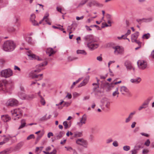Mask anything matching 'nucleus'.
I'll return each instance as SVG.
<instances>
[{
  "mask_svg": "<svg viewBox=\"0 0 154 154\" xmlns=\"http://www.w3.org/2000/svg\"><path fill=\"white\" fill-rule=\"evenodd\" d=\"M16 47L15 43L12 40L5 41L2 46V49L5 51L11 52L13 51Z\"/></svg>",
  "mask_w": 154,
  "mask_h": 154,
  "instance_id": "obj_1",
  "label": "nucleus"
},
{
  "mask_svg": "<svg viewBox=\"0 0 154 154\" xmlns=\"http://www.w3.org/2000/svg\"><path fill=\"white\" fill-rule=\"evenodd\" d=\"M114 53L116 55H123L124 53V48L122 46H116L113 47Z\"/></svg>",
  "mask_w": 154,
  "mask_h": 154,
  "instance_id": "obj_2",
  "label": "nucleus"
},
{
  "mask_svg": "<svg viewBox=\"0 0 154 154\" xmlns=\"http://www.w3.org/2000/svg\"><path fill=\"white\" fill-rule=\"evenodd\" d=\"M1 75L2 77L8 78L13 75V72L11 69H8L2 71L1 72Z\"/></svg>",
  "mask_w": 154,
  "mask_h": 154,
  "instance_id": "obj_3",
  "label": "nucleus"
},
{
  "mask_svg": "<svg viewBox=\"0 0 154 154\" xmlns=\"http://www.w3.org/2000/svg\"><path fill=\"white\" fill-rule=\"evenodd\" d=\"M11 113L13 116H17V117L14 119V120H16L19 119L22 113V111L19 108L11 110Z\"/></svg>",
  "mask_w": 154,
  "mask_h": 154,
  "instance_id": "obj_4",
  "label": "nucleus"
},
{
  "mask_svg": "<svg viewBox=\"0 0 154 154\" xmlns=\"http://www.w3.org/2000/svg\"><path fill=\"white\" fill-rule=\"evenodd\" d=\"M138 68L141 70H143L147 68V63L146 61L143 60H139L137 62Z\"/></svg>",
  "mask_w": 154,
  "mask_h": 154,
  "instance_id": "obj_5",
  "label": "nucleus"
},
{
  "mask_svg": "<svg viewBox=\"0 0 154 154\" xmlns=\"http://www.w3.org/2000/svg\"><path fill=\"white\" fill-rule=\"evenodd\" d=\"M97 42V41L96 42H93L92 41L88 43V46L90 50H94L98 47L99 44L96 43Z\"/></svg>",
  "mask_w": 154,
  "mask_h": 154,
  "instance_id": "obj_6",
  "label": "nucleus"
},
{
  "mask_svg": "<svg viewBox=\"0 0 154 154\" xmlns=\"http://www.w3.org/2000/svg\"><path fill=\"white\" fill-rule=\"evenodd\" d=\"M18 101L14 99H11L8 100L6 102V104L8 106H16L18 104Z\"/></svg>",
  "mask_w": 154,
  "mask_h": 154,
  "instance_id": "obj_7",
  "label": "nucleus"
},
{
  "mask_svg": "<svg viewBox=\"0 0 154 154\" xmlns=\"http://www.w3.org/2000/svg\"><path fill=\"white\" fill-rule=\"evenodd\" d=\"M86 115L85 114H84L80 119V121L77 122V125L79 127L81 128L82 126L83 125L86 123Z\"/></svg>",
  "mask_w": 154,
  "mask_h": 154,
  "instance_id": "obj_8",
  "label": "nucleus"
},
{
  "mask_svg": "<svg viewBox=\"0 0 154 154\" xmlns=\"http://www.w3.org/2000/svg\"><path fill=\"white\" fill-rule=\"evenodd\" d=\"M47 63V62L45 61L36 65V67L37 69L34 70V72H39L43 69V67L46 65Z\"/></svg>",
  "mask_w": 154,
  "mask_h": 154,
  "instance_id": "obj_9",
  "label": "nucleus"
},
{
  "mask_svg": "<svg viewBox=\"0 0 154 154\" xmlns=\"http://www.w3.org/2000/svg\"><path fill=\"white\" fill-rule=\"evenodd\" d=\"M76 143L82 146L85 148L87 147V142L82 138L78 139L76 140Z\"/></svg>",
  "mask_w": 154,
  "mask_h": 154,
  "instance_id": "obj_10",
  "label": "nucleus"
},
{
  "mask_svg": "<svg viewBox=\"0 0 154 154\" xmlns=\"http://www.w3.org/2000/svg\"><path fill=\"white\" fill-rule=\"evenodd\" d=\"M27 55L29 57V58L31 60H37L39 61H41L42 59L40 58L38 56H36L35 54L32 53L31 51H28L27 52Z\"/></svg>",
  "mask_w": 154,
  "mask_h": 154,
  "instance_id": "obj_11",
  "label": "nucleus"
},
{
  "mask_svg": "<svg viewBox=\"0 0 154 154\" xmlns=\"http://www.w3.org/2000/svg\"><path fill=\"white\" fill-rule=\"evenodd\" d=\"M20 91L18 93V95L19 97L22 99H25L26 98V95L24 93V88L23 86H21L20 87Z\"/></svg>",
  "mask_w": 154,
  "mask_h": 154,
  "instance_id": "obj_12",
  "label": "nucleus"
},
{
  "mask_svg": "<svg viewBox=\"0 0 154 154\" xmlns=\"http://www.w3.org/2000/svg\"><path fill=\"white\" fill-rule=\"evenodd\" d=\"M150 101V100L149 99H147L142 104L141 106L139 107L138 110L139 111L143 109H145L148 106V104Z\"/></svg>",
  "mask_w": 154,
  "mask_h": 154,
  "instance_id": "obj_13",
  "label": "nucleus"
},
{
  "mask_svg": "<svg viewBox=\"0 0 154 154\" xmlns=\"http://www.w3.org/2000/svg\"><path fill=\"white\" fill-rule=\"evenodd\" d=\"M84 39L86 41L96 42V40L93 38V35H88L84 37Z\"/></svg>",
  "mask_w": 154,
  "mask_h": 154,
  "instance_id": "obj_14",
  "label": "nucleus"
},
{
  "mask_svg": "<svg viewBox=\"0 0 154 154\" xmlns=\"http://www.w3.org/2000/svg\"><path fill=\"white\" fill-rule=\"evenodd\" d=\"M120 91L122 94L124 95L125 94H129V90L125 86L121 87Z\"/></svg>",
  "mask_w": 154,
  "mask_h": 154,
  "instance_id": "obj_15",
  "label": "nucleus"
},
{
  "mask_svg": "<svg viewBox=\"0 0 154 154\" xmlns=\"http://www.w3.org/2000/svg\"><path fill=\"white\" fill-rule=\"evenodd\" d=\"M89 79V76H87L85 79L80 84L78 85V87L80 88L86 85L88 82Z\"/></svg>",
  "mask_w": 154,
  "mask_h": 154,
  "instance_id": "obj_16",
  "label": "nucleus"
},
{
  "mask_svg": "<svg viewBox=\"0 0 154 154\" xmlns=\"http://www.w3.org/2000/svg\"><path fill=\"white\" fill-rule=\"evenodd\" d=\"M29 76L31 77L32 79H34L35 78H38L40 77V78L38 79V81H39L42 80L43 78V74H40L39 75H36L35 74H33L32 75V73L31 72L29 74Z\"/></svg>",
  "mask_w": 154,
  "mask_h": 154,
  "instance_id": "obj_17",
  "label": "nucleus"
},
{
  "mask_svg": "<svg viewBox=\"0 0 154 154\" xmlns=\"http://www.w3.org/2000/svg\"><path fill=\"white\" fill-rule=\"evenodd\" d=\"M139 35V33L138 32H136L135 33L132 34L131 35V42H132L136 41Z\"/></svg>",
  "mask_w": 154,
  "mask_h": 154,
  "instance_id": "obj_18",
  "label": "nucleus"
},
{
  "mask_svg": "<svg viewBox=\"0 0 154 154\" xmlns=\"http://www.w3.org/2000/svg\"><path fill=\"white\" fill-rule=\"evenodd\" d=\"M125 65L128 70H130L133 69L131 63V62L129 61H126L125 63Z\"/></svg>",
  "mask_w": 154,
  "mask_h": 154,
  "instance_id": "obj_19",
  "label": "nucleus"
},
{
  "mask_svg": "<svg viewBox=\"0 0 154 154\" xmlns=\"http://www.w3.org/2000/svg\"><path fill=\"white\" fill-rule=\"evenodd\" d=\"M46 52L49 56H51L52 55L55 54L56 51H54L52 48H49L47 49Z\"/></svg>",
  "mask_w": 154,
  "mask_h": 154,
  "instance_id": "obj_20",
  "label": "nucleus"
},
{
  "mask_svg": "<svg viewBox=\"0 0 154 154\" xmlns=\"http://www.w3.org/2000/svg\"><path fill=\"white\" fill-rule=\"evenodd\" d=\"M100 4L96 1L94 0L89 2L88 4V6L89 7H91L92 6H99Z\"/></svg>",
  "mask_w": 154,
  "mask_h": 154,
  "instance_id": "obj_21",
  "label": "nucleus"
},
{
  "mask_svg": "<svg viewBox=\"0 0 154 154\" xmlns=\"http://www.w3.org/2000/svg\"><path fill=\"white\" fill-rule=\"evenodd\" d=\"M1 119L4 122H7L11 120V118L8 115H5L2 116Z\"/></svg>",
  "mask_w": 154,
  "mask_h": 154,
  "instance_id": "obj_22",
  "label": "nucleus"
},
{
  "mask_svg": "<svg viewBox=\"0 0 154 154\" xmlns=\"http://www.w3.org/2000/svg\"><path fill=\"white\" fill-rule=\"evenodd\" d=\"M136 113L135 111H133L131 112L129 115L128 117L126 119L125 122L128 123L130 121L131 119L133 118V115H134Z\"/></svg>",
  "mask_w": 154,
  "mask_h": 154,
  "instance_id": "obj_23",
  "label": "nucleus"
},
{
  "mask_svg": "<svg viewBox=\"0 0 154 154\" xmlns=\"http://www.w3.org/2000/svg\"><path fill=\"white\" fill-rule=\"evenodd\" d=\"M141 80V79L140 77H137L134 79H131L130 81L132 83L135 84L139 83Z\"/></svg>",
  "mask_w": 154,
  "mask_h": 154,
  "instance_id": "obj_24",
  "label": "nucleus"
},
{
  "mask_svg": "<svg viewBox=\"0 0 154 154\" xmlns=\"http://www.w3.org/2000/svg\"><path fill=\"white\" fill-rule=\"evenodd\" d=\"M26 41L29 44L33 45L35 44L36 42L35 40H33L31 37H28L26 38Z\"/></svg>",
  "mask_w": 154,
  "mask_h": 154,
  "instance_id": "obj_25",
  "label": "nucleus"
},
{
  "mask_svg": "<svg viewBox=\"0 0 154 154\" xmlns=\"http://www.w3.org/2000/svg\"><path fill=\"white\" fill-rule=\"evenodd\" d=\"M11 148H7L0 152V154H9L12 152Z\"/></svg>",
  "mask_w": 154,
  "mask_h": 154,
  "instance_id": "obj_26",
  "label": "nucleus"
},
{
  "mask_svg": "<svg viewBox=\"0 0 154 154\" xmlns=\"http://www.w3.org/2000/svg\"><path fill=\"white\" fill-rule=\"evenodd\" d=\"M47 114H46L44 116L40 118L39 119V120L40 121H42L47 120L50 119L51 116V115H50L48 116L47 117Z\"/></svg>",
  "mask_w": 154,
  "mask_h": 154,
  "instance_id": "obj_27",
  "label": "nucleus"
},
{
  "mask_svg": "<svg viewBox=\"0 0 154 154\" xmlns=\"http://www.w3.org/2000/svg\"><path fill=\"white\" fill-rule=\"evenodd\" d=\"M24 144V142L23 141H21L18 143L15 147L17 149H20L23 146Z\"/></svg>",
  "mask_w": 154,
  "mask_h": 154,
  "instance_id": "obj_28",
  "label": "nucleus"
},
{
  "mask_svg": "<svg viewBox=\"0 0 154 154\" xmlns=\"http://www.w3.org/2000/svg\"><path fill=\"white\" fill-rule=\"evenodd\" d=\"M76 53L77 54H81L84 55H86L87 52L84 50H78L76 51Z\"/></svg>",
  "mask_w": 154,
  "mask_h": 154,
  "instance_id": "obj_29",
  "label": "nucleus"
},
{
  "mask_svg": "<svg viewBox=\"0 0 154 154\" xmlns=\"http://www.w3.org/2000/svg\"><path fill=\"white\" fill-rule=\"evenodd\" d=\"M82 133L81 132L77 131L74 133V137H82Z\"/></svg>",
  "mask_w": 154,
  "mask_h": 154,
  "instance_id": "obj_30",
  "label": "nucleus"
},
{
  "mask_svg": "<svg viewBox=\"0 0 154 154\" xmlns=\"http://www.w3.org/2000/svg\"><path fill=\"white\" fill-rule=\"evenodd\" d=\"M21 124L19 127L18 129H20L24 127L26 125V121L24 119H22L21 122Z\"/></svg>",
  "mask_w": 154,
  "mask_h": 154,
  "instance_id": "obj_31",
  "label": "nucleus"
},
{
  "mask_svg": "<svg viewBox=\"0 0 154 154\" xmlns=\"http://www.w3.org/2000/svg\"><path fill=\"white\" fill-rule=\"evenodd\" d=\"M153 18L152 17H150L147 18H144V22L148 23L152 21L153 20Z\"/></svg>",
  "mask_w": 154,
  "mask_h": 154,
  "instance_id": "obj_32",
  "label": "nucleus"
},
{
  "mask_svg": "<svg viewBox=\"0 0 154 154\" xmlns=\"http://www.w3.org/2000/svg\"><path fill=\"white\" fill-rule=\"evenodd\" d=\"M88 1V0H82L79 4L78 7H82L85 5Z\"/></svg>",
  "mask_w": 154,
  "mask_h": 154,
  "instance_id": "obj_33",
  "label": "nucleus"
},
{
  "mask_svg": "<svg viewBox=\"0 0 154 154\" xmlns=\"http://www.w3.org/2000/svg\"><path fill=\"white\" fill-rule=\"evenodd\" d=\"M96 79H97V83H93L92 84V85L93 86L96 85V87L94 88V91H95L96 89L98 88L99 87V80L97 78H96Z\"/></svg>",
  "mask_w": 154,
  "mask_h": 154,
  "instance_id": "obj_34",
  "label": "nucleus"
},
{
  "mask_svg": "<svg viewBox=\"0 0 154 154\" xmlns=\"http://www.w3.org/2000/svg\"><path fill=\"white\" fill-rule=\"evenodd\" d=\"M138 149L137 148V146H135L133 149L131 150V154H137V152Z\"/></svg>",
  "mask_w": 154,
  "mask_h": 154,
  "instance_id": "obj_35",
  "label": "nucleus"
},
{
  "mask_svg": "<svg viewBox=\"0 0 154 154\" xmlns=\"http://www.w3.org/2000/svg\"><path fill=\"white\" fill-rule=\"evenodd\" d=\"M150 37V35L149 33L145 34L143 35L142 38L143 39H148Z\"/></svg>",
  "mask_w": 154,
  "mask_h": 154,
  "instance_id": "obj_36",
  "label": "nucleus"
},
{
  "mask_svg": "<svg viewBox=\"0 0 154 154\" xmlns=\"http://www.w3.org/2000/svg\"><path fill=\"white\" fill-rule=\"evenodd\" d=\"M118 90H119V89H118V88H116V91L113 92V93L112 94L113 96L114 97L117 95V97H118V95L119 94V92L118 91Z\"/></svg>",
  "mask_w": 154,
  "mask_h": 154,
  "instance_id": "obj_37",
  "label": "nucleus"
},
{
  "mask_svg": "<svg viewBox=\"0 0 154 154\" xmlns=\"http://www.w3.org/2000/svg\"><path fill=\"white\" fill-rule=\"evenodd\" d=\"M77 57H68V60L69 61H71L78 59Z\"/></svg>",
  "mask_w": 154,
  "mask_h": 154,
  "instance_id": "obj_38",
  "label": "nucleus"
},
{
  "mask_svg": "<svg viewBox=\"0 0 154 154\" xmlns=\"http://www.w3.org/2000/svg\"><path fill=\"white\" fill-rule=\"evenodd\" d=\"M3 83L5 85L4 86H3V88H2V90H4V87H5V88H6L7 89V88H8V83L6 81H3Z\"/></svg>",
  "mask_w": 154,
  "mask_h": 154,
  "instance_id": "obj_39",
  "label": "nucleus"
},
{
  "mask_svg": "<svg viewBox=\"0 0 154 154\" xmlns=\"http://www.w3.org/2000/svg\"><path fill=\"white\" fill-rule=\"evenodd\" d=\"M82 79V78H79L75 82H74L72 85L71 86V88H72V87L75 85V84L78 83L79 81H80Z\"/></svg>",
  "mask_w": 154,
  "mask_h": 154,
  "instance_id": "obj_40",
  "label": "nucleus"
},
{
  "mask_svg": "<svg viewBox=\"0 0 154 154\" xmlns=\"http://www.w3.org/2000/svg\"><path fill=\"white\" fill-rule=\"evenodd\" d=\"M63 133L62 132H60L58 134H56V138L57 139H59L62 137V134Z\"/></svg>",
  "mask_w": 154,
  "mask_h": 154,
  "instance_id": "obj_41",
  "label": "nucleus"
},
{
  "mask_svg": "<svg viewBox=\"0 0 154 154\" xmlns=\"http://www.w3.org/2000/svg\"><path fill=\"white\" fill-rule=\"evenodd\" d=\"M123 149L124 151H127L130 150V147L128 146L125 145L123 146Z\"/></svg>",
  "mask_w": 154,
  "mask_h": 154,
  "instance_id": "obj_42",
  "label": "nucleus"
},
{
  "mask_svg": "<svg viewBox=\"0 0 154 154\" xmlns=\"http://www.w3.org/2000/svg\"><path fill=\"white\" fill-rule=\"evenodd\" d=\"M136 20L139 23H141L142 22H144V18L141 19L138 18Z\"/></svg>",
  "mask_w": 154,
  "mask_h": 154,
  "instance_id": "obj_43",
  "label": "nucleus"
},
{
  "mask_svg": "<svg viewBox=\"0 0 154 154\" xmlns=\"http://www.w3.org/2000/svg\"><path fill=\"white\" fill-rule=\"evenodd\" d=\"M59 26H60V27H57V26H52V27L54 29H59L60 30H61V31H63V26H60V25H59Z\"/></svg>",
  "mask_w": 154,
  "mask_h": 154,
  "instance_id": "obj_44",
  "label": "nucleus"
},
{
  "mask_svg": "<svg viewBox=\"0 0 154 154\" xmlns=\"http://www.w3.org/2000/svg\"><path fill=\"white\" fill-rule=\"evenodd\" d=\"M63 125L64 126V128L65 129H67L69 128L68 125L67 124V122L66 121H65L63 122Z\"/></svg>",
  "mask_w": 154,
  "mask_h": 154,
  "instance_id": "obj_45",
  "label": "nucleus"
},
{
  "mask_svg": "<svg viewBox=\"0 0 154 154\" xmlns=\"http://www.w3.org/2000/svg\"><path fill=\"white\" fill-rule=\"evenodd\" d=\"M73 97H78L80 95V94L76 92H73Z\"/></svg>",
  "mask_w": 154,
  "mask_h": 154,
  "instance_id": "obj_46",
  "label": "nucleus"
},
{
  "mask_svg": "<svg viewBox=\"0 0 154 154\" xmlns=\"http://www.w3.org/2000/svg\"><path fill=\"white\" fill-rule=\"evenodd\" d=\"M150 141L149 139H147L145 142L144 144L147 146H149L150 144Z\"/></svg>",
  "mask_w": 154,
  "mask_h": 154,
  "instance_id": "obj_47",
  "label": "nucleus"
},
{
  "mask_svg": "<svg viewBox=\"0 0 154 154\" xmlns=\"http://www.w3.org/2000/svg\"><path fill=\"white\" fill-rule=\"evenodd\" d=\"M32 23V24L34 26H36V25H38V23L37 22L35 21V20H32V21H31Z\"/></svg>",
  "mask_w": 154,
  "mask_h": 154,
  "instance_id": "obj_48",
  "label": "nucleus"
},
{
  "mask_svg": "<svg viewBox=\"0 0 154 154\" xmlns=\"http://www.w3.org/2000/svg\"><path fill=\"white\" fill-rule=\"evenodd\" d=\"M41 98V100H40V102L41 103V104L43 105H44L45 104V101L44 99V98L43 97H42Z\"/></svg>",
  "mask_w": 154,
  "mask_h": 154,
  "instance_id": "obj_49",
  "label": "nucleus"
},
{
  "mask_svg": "<svg viewBox=\"0 0 154 154\" xmlns=\"http://www.w3.org/2000/svg\"><path fill=\"white\" fill-rule=\"evenodd\" d=\"M35 138L34 135L33 134H32L29 135L27 137V140H29L32 138Z\"/></svg>",
  "mask_w": 154,
  "mask_h": 154,
  "instance_id": "obj_50",
  "label": "nucleus"
},
{
  "mask_svg": "<svg viewBox=\"0 0 154 154\" xmlns=\"http://www.w3.org/2000/svg\"><path fill=\"white\" fill-rule=\"evenodd\" d=\"M35 14H32L31 15V17L30 18V21H32V20H35Z\"/></svg>",
  "mask_w": 154,
  "mask_h": 154,
  "instance_id": "obj_51",
  "label": "nucleus"
},
{
  "mask_svg": "<svg viewBox=\"0 0 154 154\" xmlns=\"http://www.w3.org/2000/svg\"><path fill=\"white\" fill-rule=\"evenodd\" d=\"M112 145L115 147H117L119 145L118 142L116 141H114L112 143Z\"/></svg>",
  "mask_w": 154,
  "mask_h": 154,
  "instance_id": "obj_52",
  "label": "nucleus"
},
{
  "mask_svg": "<svg viewBox=\"0 0 154 154\" xmlns=\"http://www.w3.org/2000/svg\"><path fill=\"white\" fill-rule=\"evenodd\" d=\"M150 57L152 59L154 60V50L152 51Z\"/></svg>",
  "mask_w": 154,
  "mask_h": 154,
  "instance_id": "obj_53",
  "label": "nucleus"
},
{
  "mask_svg": "<svg viewBox=\"0 0 154 154\" xmlns=\"http://www.w3.org/2000/svg\"><path fill=\"white\" fill-rule=\"evenodd\" d=\"M72 97V95L71 94L67 93L66 96V98H67L68 99H69L71 98Z\"/></svg>",
  "mask_w": 154,
  "mask_h": 154,
  "instance_id": "obj_54",
  "label": "nucleus"
},
{
  "mask_svg": "<svg viewBox=\"0 0 154 154\" xmlns=\"http://www.w3.org/2000/svg\"><path fill=\"white\" fill-rule=\"evenodd\" d=\"M113 141L112 139L111 138H109L106 140V143L107 144Z\"/></svg>",
  "mask_w": 154,
  "mask_h": 154,
  "instance_id": "obj_55",
  "label": "nucleus"
},
{
  "mask_svg": "<svg viewBox=\"0 0 154 154\" xmlns=\"http://www.w3.org/2000/svg\"><path fill=\"white\" fill-rule=\"evenodd\" d=\"M97 59L99 61H101L102 60V57L101 55L100 56H98L97 57Z\"/></svg>",
  "mask_w": 154,
  "mask_h": 154,
  "instance_id": "obj_56",
  "label": "nucleus"
},
{
  "mask_svg": "<svg viewBox=\"0 0 154 154\" xmlns=\"http://www.w3.org/2000/svg\"><path fill=\"white\" fill-rule=\"evenodd\" d=\"M131 30L129 29L128 30L127 32L125 35H124V36L127 37L128 35L131 34Z\"/></svg>",
  "mask_w": 154,
  "mask_h": 154,
  "instance_id": "obj_57",
  "label": "nucleus"
},
{
  "mask_svg": "<svg viewBox=\"0 0 154 154\" xmlns=\"http://www.w3.org/2000/svg\"><path fill=\"white\" fill-rule=\"evenodd\" d=\"M140 134L142 136H143L146 137H148L149 136V134L146 133L142 132L140 133Z\"/></svg>",
  "mask_w": 154,
  "mask_h": 154,
  "instance_id": "obj_58",
  "label": "nucleus"
},
{
  "mask_svg": "<svg viewBox=\"0 0 154 154\" xmlns=\"http://www.w3.org/2000/svg\"><path fill=\"white\" fill-rule=\"evenodd\" d=\"M132 42H135L137 44L138 46H141V42L139 40H136V41Z\"/></svg>",
  "mask_w": 154,
  "mask_h": 154,
  "instance_id": "obj_59",
  "label": "nucleus"
},
{
  "mask_svg": "<svg viewBox=\"0 0 154 154\" xmlns=\"http://www.w3.org/2000/svg\"><path fill=\"white\" fill-rule=\"evenodd\" d=\"M110 105V102L109 101H107L106 102V103L105 106L106 108H108L109 106Z\"/></svg>",
  "mask_w": 154,
  "mask_h": 154,
  "instance_id": "obj_60",
  "label": "nucleus"
},
{
  "mask_svg": "<svg viewBox=\"0 0 154 154\" xmlns=\"http://www.w3.org/2000/svg\"><path fill=\"white\" fill-rule=\"evenodd\" d=\"M65 148L66 149L67 151H71V150H73L72 148L71 147H65Z\"/></svg>",
  "mask_w": 154,
  "mask_h": 154,
  "instance_id": "obj_61",
  "label": "nucleus"
},
{
  "mask_svg": "<svg viewBox=\"0 0 154 154\" xmlns=\"http://www.w3.org/2000/svg\"><path fill=\"white\" fill-rule=\"evenodd\" d=\"M53 136V134L52 133L50 132L48 133V137L49 138H50L51 136Z\"/></svg>",
  "mask_w": 154,
  "mask_h": 154,
  "instance_id": "obj_62",
  "label": "nucleus"
},
{
  "mask_svg": "<svg viewBox=\"0 0 154 154\" xmlns=\"http://www.w3.org/2000/svg\"><path fill=\"white\" fill-rule=\"evenodd\" d=\"M106 17H107V18L108 20H112V18H111V16L109 14H107L106 15Z\"/></svg>",
  "mask_w": 154,
  "mask_h": 154,
  "instance_id": "obj_63",
  "label": "nucleus"
},
{
  "mask_svg": "<svg viewBox=\"0 0 154 154\" xmlns=\"http://www.w3.org/2000/svg\"><path fill=\"white\" fill-rule=\"evenodd\" d=\"M57 152V150L55 149H54L53 151L50 152V154H55Z\"/></svg>",
  "mask_w": 154,
  "mask_h": 154,
  "instance_id": "obj_64",
  "label": "nucleus"
}]
</instances>
